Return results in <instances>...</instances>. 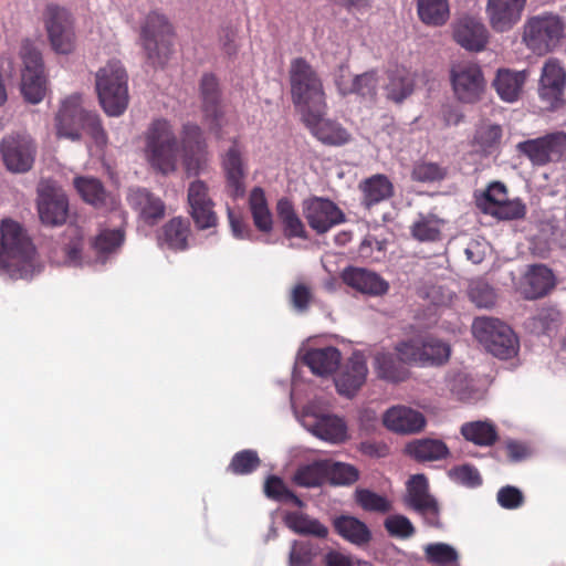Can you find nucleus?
I'll return each mask as SVG.
<instances>
[{"label": "nucleus", "mask_w": 566, "mask_h": 566, "mask_svg": "<svg viewBox=\"0 0 566 566\" xmlns=\"http://www.w3.org/2000/svg\"><path fill=\"white\" fill-rule=\"evenodd\" d=\"M0 271L11 279H29L35 269V248L17 221L4 219L0 227Z\"/></svg>", "instance_id": "1"}, {"label": "nucleus", "mask_w": 566, "mask_h": 566, "mask_svg": "<svg viewBox=\"0 0 566 566\" xmlns=\"http://www.w3.org/2000/svg\"><path fill=\"white\" fill-rule=\"evenodd\" d=\"M291 97L302 116L321 109H327L326 94L317 71L304 57L291 61L290 71Z\"/></svg>", "instance_id": "2"}, {"label": "nucleus", "mask_w": 566, "mask_h": 566, "mask_svg": "<svg viewBox=\"0 0 566 566\" xmlns=\"http://www.w3.org/2000/svg\"><path fill=\"white\" fill-rule=\"evenodd\" d=\"M145 158L153 169L168 175L177 168L179 144L171 124L164 118L154 119L144 133Z\"/></svg>", "instance_id": "3"}, {"label": "nucleus", "mask_w": 566, "mask_h": 566, "mask_svg": "<svg viewBox=\"0 0 566 566\" xmlns=\"http://www.w3.org/2000/svg\"><path fill=\"white\" fill-rule=\"evenodd\" d=\"M128 75L119 61H111L96 73L99 104L108 116L122 115L129 102Z\"/></svg>", "instance_id": "4"}, {"label": "nucleus", "mask_w": 566, "mask_h": 566, "mask_svg": "<svg viewBox=\"0 0 566 566\" xmlns=\"http://www.w3.org/2000/svg\"><path fill=\"white\" fill-rule=\"evenodd\" d=\"M175 32L167 17L158 11H150L140 27V41L147 60L154 66L163 67L174 50Z\"/></svg>", "instance_id": "5"}, {"label": "nucleus", "mask_w": 566, "mask_h": 566, "mask_svg": "<svg viewBox=\"0 0 566 566\" xmlns=\"http://www.w3.org/2000/svg\"><path fill=\"white\" fill-rule=\"evenodd\" d=\"M566 36V20L553 12L528 18L524 24L523 42L535 54L544 55L559 46Z\"/></svg>", "instance_id": "6"}, {"label": "nucleus", "mask_w": 566, "mask_h": 566, "mask_svg": "<svg viewBox=\"0 0 566 566\" xmlns=\"http://www.w3.org/2000/svg\"><path fill=\"white\" fill-rule=\"evenodd\" d=\"M472 333L489 353L500 359H509L517 354L516 335L497 318L476 317L472 324Z\"/></svg>", "instance_id": "7"}, {"label": "nucleus", "mask_w": 566, "mask_h": 566, "mask_svg": "<svg viewBox=\"0 0 566 566\" xmlns=\"http://www.w3.org/2000/svg\"><path fill=\"white\" fill-rule=\"evenodd\" d=\"M22 60L21 93L31 104L40 103L46 93V76L41 52L29 39L23 40L20 48Z\"/></svg>", "instance_id": "8"}, {"label": "nucleus", "mask_w": 566, "mask_h": 566, "mask_svg": "<svg viewBox=\"0 0 566 566\" xmlns=\"http://www.w3.org/2000/svg\"><path fill=\"white\" fill-rule=\"evenodd\" d=\"M43 21L52 50L64 55L73 53L76 34L72 13L64 7L49 3L43 13Z\"/></svg>", "instance_id": "9"}, {"label": "nucleus", "mask_w": 566, "mask_h": 566, "mask_svg": "<svg viewBox=\"0 0 566 566\" xmlns=\"http://www.w3.org/2000/svg\"><path fill=\"white\" fill-rule=\"evenodd\" d=\"M450 82L454 97L462 104L479 103L488 87L481 66L472 62L452 65Z\"/></svg>", "instance_id": "10"}, {"label": "nucleus", "mask_w": 566, "mask_h": 566, "mask_svg": "<svg viewBox=\"0 0 566 566\" xmlns=\"http://www.w3.org/2000/svg\"><path fill=\"white\" fill-rule=\"evenodd\" d=\"M402 359L422 366H441L446 364L451 354L449 344L428 336L424 338L409 339L396 345Z\"/></svg>", "instance_id": "11"}, {"label": "nucleus", "mask_w": 566, "mask_h": 566, "mask_svg": "<svg viewBox=\"0 0 566 566\" xmlns=\"http://www.w3.org/2000/svg\"><path fill=\"white\" fill-rule=\"evenodd\" d=\"M516 149L527 157L533 166L541 167L549 163H558L566 151V133L554 132L542 137L520 142Z\"/></svg>", "instance_id": "12"}, {"label": "nucleus", "mask_w": 566, "mask_h": 566, "mask_svg": "<svg viewBox=\"0 0 566 566\" xmlns=\"http://www.w3.org/2000/svg\"><path fill=\"white\" fill-rule=\"evenodd\" d=\"M405 502L408 507L421 515L432 527H440V507L438 501L429 493V482L424 474H415L406 484Z\"/></svg>", "instance_id": "13"}, {"label": "nucleus", "mask_w": 566, "mask_h": 566, "mask_svg": "<svg viewBox=\"0 0 566 566\" xmlns=\"http://www.w3.org/2000/svg\"><path fill=\"white\" fill-rule=\"evenodd\" d=\"M221 168L227 195L233 200L243 198L247 191L248 165L238 138H234L228 150L222 154Z\"/></svg>", "instance_id": "14"}, {"label": "nucleus", "mask_w": 566, "mask_h": 566, "mask_svg": "<svg viewBox=\"0 0 566 566\" xmlns=\"http://www.w3.org/2000/svg\"><path fill=\"white\" fill-rule=\"evenodd\" d=\"M0 154L8 170L27 172L33 166L36 146L28 135L11 134L1 140Z\"/></svg>", "instance_id": "15"}, {"label": "nucleus", "mask_w": 566, "mask_h": 566, "mask_svg": "<svg viewBox=\"0 0 566 566\" xmlns=\"http://www.w3.org/2000/svg\"><path fill=\"white\" fill-rule=\"evenodd\" d=\"M188 213L199 230H207L218 226V214L214 211L208 185L197 179L189 184L187 190Z\"/></svg>", "instance_id": "16"}, {"label": "nucleus", "mask_w": 566, "mask_h": 566, "mask_svg": "<svg viewBox=\"0 0 566 566\" xmlns=\"http://www.w3.org/2000/svg\"><path fill=\"white\" fill-rule=\"evenodd\" d=\"M303 216L308 226L323 234L345 221L344 212L329 199L312 197L302 202Z\"/></svg>", "instance_id": "17"}, {"label": "nucleus", "mask_w": 566, "mask_h": 566, "mask_svg": "<svg viewBox=\"0 0 566 566\" xmlns=\"http://www.w3.org/2000/svg\"><path fill=\"white\" fill-rule=\"evenodd\" d=\"M566 88V70L562 63L555 59H548L543 67L538 84V95L549 108H557L564 102Z\"/></svg>", "instance_id": "18"}, {"label": "nucleus", "mask_w": 566, "mask_h": 566, "mask_svg": "<svg viewBox=\"0 0 566 566\" xmlns=\"http://www.w3.org/2000/svg\"><path fill=\"white\" fill-rule=\"evenodd\" d=\"M201 109L210 129L221 137L223 108L221 104V88L218 78L211 73L202 75L199 83Z\"/></svg>", "instance_id": "19"}, {"label": "nucleus", "mask_w": 566, "mask_h": 566, "mask_svg": "<svg viewBox=\"0 0 566 566\" xmlns=\"http://www.w3.org/2000/svg\"><path fill=\"white\" fill-rule=\"evenodd\" d=\"M86 111L81 105V96L73 94L63 99L55 115L57 137L76 142L81 139V130Z\"/></svg>", "instance_id": "20"}, {"label": "nucleus", "mask_w": 566, "mask_h": 566, "mask_svg": "<svg viewBox=\"0 0 566 566\" xmlns=\"http://www.w3.org/2000/svg\"><path fill=\"white\" fill-rule=\"evenodd\" d=\"M73 185L84 202L96 210L113 211L118 208L119 200L116 195L107 191L103 182L94 177H75Z\"/></svg>", "instance_id": "21"}, {"label": "nucleus", "mask_w": 566, "mask_h": 566, "mask_svg": "<svg viewBox=\"0 0 566 566\" xmlns=\"http://www.w3.org/2000/svg\"><path fill=\"white\" fill-rule=\"evenodd\" d=\"M126 199L128 206L147 224L154 226L165 217V202L146 188L129 189Z\"/></svg>", "instance_id": "22"}, {"label": "nucleus", "mask_w": 566, "mask_h": 566, "mask_svg": "<svg viewBox=\"0 0 566 566\" xmlns=\"http://www.w3.org/2000/svg\"><path fill=\"white\" fill-rule=\"evenodd\" d=\"M367 374L368 367L364 356L359 353H354L335 378L338 394L353 398L365 384Z\"/></svg>", "instance_id": "23"}, {"label": "nucleus", "mask_w": 566, "mask_h": 566, "mask_svg": "<svg viewBox=\"0 0 566 566\" xmlns=\"http://www.w3.org/2000/svg\"><path fill=\"white\" fill-rule=\"evenodd\" d=\"M384 426L395 433L413 434L420 432L427 421L424 416L407 406H394L382 416Z\"/></svg>", "instance_id": "24"}, {"label": "nucleus", "mask_w": 566, "mask_h": 566, "mask_svg": "<svg viewBox=\"0 0 566 566\" xmlns=\"http://www.w3.org/2000/svg\"><path fill=\"white\" fill-rule=\"evenodd\" d=\"M326 109H321L319 113L310 112L302 117L312 134L323 144L340 146L348 143L350 138L348 132L338 123L324 119Z\"/></svg>", "instance_id": "25"}, {"label": "nucleus", "mask_w": 566, "mask_h": 566, "mask_svg": "<svg viewBox=\"0 0 566 566\" xmlns=\"http://www.w3.org/2000/svg\"><path fill=\"white\" fill-rule=\"evenodd\" d=\"M181 145L186 156L187 170L198 174L207 161L208 153L202 130L197 124L184 125Z\"/></svg>", "instance_id": "26"}, {"label": "nucleus", "mask_w": 566, "mask_h": 566, "mask_svg": "<svg viewBox=\"0 0 566 566\" xmlns=\"http://www.w3.org/2000/svg\"><path fill=\"white\" fill-rule=\"evenodd\" d=\"M526 0H489L486 12L491 27L497 32H505L516 24L525 8Z\"/></svg>", "instance_id": "27"}, {"label": "nucleus", "mask_w": 566, "mask_h": 566, "mask_svg": "<svg viewBox=\"0 0 566 566\" xmlns=\"http://www.w3.org/2000/svg\"><path fill=\"white\" fill-rule=\"evenodd\" d=\"M38 212L43 224L57 227L65 223L69 214V200L64 193L44 190L39 193Z\"/></svg>", "instance_id": "28"}, {"label": "nucleus", "mask_w": 566, "mask_h": 566, "mask_svg": "<svg viewBox=\"0 0 566 566\" xmlns=\"http://www.w3.org/2000/svg\"><path fill=\"white\" fill-rule=\"evenodd\" d=\"M453 38L468 51H482L488 43V30L478 19L463 17L453 27Z\"/></svg>", "instance_id": "29"}, {"label": "nucleus", "mask_w": 566, "mask_h": 566, "mask_svg": "<svg viewBox=\"0 0 566 566\" xmlns=\"http://www.w3.org/2000/svg\"><path fill=\"white\" fill-rule=\"evenodd\" d=\"M342 277L345 284L364 294L382 295L389 287L377 273L361 268H348L344 270Z\"/></svg>", "instance_id": "30"}, {"label": "nucleus", "mask_w": 566, "mask_h": 566, "mask_svg": "<svg viewBox=\"0 0 566 566\" xmlns=\"http://www.w3.org/2000/svg\"><path fill=\"white\" fill-rule=\"evenodd\" d=\"M526 77V71L499 69L492 82V86L503 102L514 103L518 101L522 95Z\"/></svg>", "instance_id": "31"}, {"label": "nucleus", "mask_w": 566, "mask_h": 566, "mask_svg": "<svg viewBox=\"0 0 566 566\" xmlns=\"http://www.w3.org/2000/svg\"><path fill=\"white\" fill-rule=\"evenodd\" d=\"M398 356L389 352H377L374 356V369L379 379L397 384L409 377L407 363L397 352Z\"/></svg>", "instance_id": "32"}, {"label": "nucleus", "mask_w": 566, "mask_h": 566, "mask_svg": "<svg viewBox=\"0 0 566 566\" xmlns=\"http://www.w3.org/2000/svg\"><path fill=\"white\" fill-rule=\"evenodd\" d=\"M342 359L339 349L333 346L312 348L306 352L303 361L313 374L328 376L337 370Z\"/></svg>", "instance_id": "33"}, {"label": "nucleus", "mask_w": 566, "mask_h": 566, "mask_svg": "<svg viewBox=\"0 0 566 566\" xmlns=\"http://www.w3.org/2000/svg\"><path fill=\"white\" fill-rule=\"evenodd\" d=\"M555 285L554 274L543 264L532 265L526 275L523 294L527 300H536L546 295Z\"/></svg>", "instance_id": "34"}, {"label": "nucleus", "mask_w": 566, "mask_h": 566, "mask_svg": "<svg viewBox=\"0 0 566 566\" xmlns=\"http://www.w3.org/2000/svg\"><path fill=\"white\" fill-rule=\"evenodd\" d=\"M333 526L342 538L356 546H365L371 541L370 530L357 517L340 515L333 521Z\"/></svg>", "instance_id": "35"}, {"label": "nucleus", "mask_w": 566, "mask_h": 566, "mask_svg": "<svg viewBox=\"0 0 566 566\" xmlns=\"http://www.w3.org/2000/svg\"><path fill=\"white\" fill-rule=\"evenodd\" d=\"M276 214L279 221L283 228V234L286 239H307V231L305 229V224L301 220L298 213L296 212L293 202L283 197L276 202Z\"/></svg>", "instance_id": "36"}, {"label": "nucleus", "mask_w": 566, "mask_h": 566, "mask_svg": "<svg viewBox=\"0 0 566 566\" xmlns=\"http://www.w3.org/2000/svg\"><path fill=\"white\" fill-rule=\"evenodd\" d=\"M363 203L370 208L392 197L394 185L385 175H375L360 184Z\"/></svg>", "instance_id": "37"}, {"label": "nucleus", "mask_w": 566, "mask_h": 566, "mask_svg": "<svg viewBox=\"0 0 566 566\" xmlns=\"http://www.w3.org/2000/svg\"><path fill=\"white\" fill-rule=\"evenodd\" d=\"M249 208L255 228L264 233L273 229V218L268 206L265 192L261 187H254L249 197Z\"/></svg>", "instance_id": "38"}, {"label": "nucleus", "mask_w": 566, "mask_h": 566, "mask_svg": "<svg viewBox=\"0 0 566 566\" xmlns=\"http://www.w3.org/2000/svg\"><path fill=\"white\" fill-rule=\"evenodd\" d=\"M311 431L317 438L331 443H342L347 439L346 423L337 416L327 415L318 418Z\"/></svg>", "instance_id": "39"}, {"label": "nucleus", "mask_w": 566, "mask_h": 566, "mask_svg": "<svg viewBox=\"0 0 566 566\" xmlns=\"http://www.w3.org/2000/svg\"><path fill=\"white\" fill-rule=\"evenodd\" d=\"M284 523L291 531L300 535H313L318 538H326L328 535V528L324 524L298 511L287 512Z\"/></svg>", "instance_id": "40"}, {"label": "nucleus", "mask_w": 566, "mask_h": 566, "mask_svg": "<svg viewBox=\"0 0 566 566\" xmlns=\"http://www.w3.org/2000/svg\"><path fill=\"white\" fill-rule=\"evenodd\" d=\"M84 234L77 226H69L61 237V250L64 254V263L78 266L82 264Z\"/></svg>", "instance_id": "41"}, {"label": "nucleus", "mask_w": 566, "mask_h": 566, "mask_svg": "<svg viewBox=\"0 0 566 566\" xmlns=\"http://www.w3.org/2000/svg\"><path fill=\"white\" fill-rule=\"evenodd\" d=\"M417 12L426 25L441 27L450 15L449 2L448 0H417Z\"/></svg>", "instance_id": "42"}, {"label": "nucleus", "mask_w": 566, "mask_h": 566, "mask_svg": "<svg viewBox=\"0 0 566 566\" xmlns=\"http://www.w3.org/2000/svg\"><path fill=\"white\" fill-rule=\"evenodd\" d=\"M461 434L480 447H491L499 439L496 427L490 421L465 422L461 427Z\"/></svg>", "instance_id": "43"}, {"label": "nucleus", "mask_w": 566, "mask_h": 566, "mask_svg": "<svg viewBox=\"0 0 566 566\" xmlns=\"http://www.w3.org/2000/svg\"><path fill=\"white\" fill-rule=\"evenodd\" d=\"M408 453L418 461H436L444 459L449 449L441 440L420 439L407 446Z\"/></svg>", "instance_id": "44"}, {"label": "nucleus", "mask_w": 566, "mask_h": 566, "mask_svg": "<svg viewBox=\"0 0 566 566\" xmlns=\"http://www.w3.org/2000/svg\"><path fill=\"white\" fill-rule=\"evenodd\" d=\"M387 98L401 103L413 91V81L405 69L396 67L388 73V83L385 87Z\"/></svg>", "instance_id": "45"}, {"label": "nucleus", "mask_w": 566, "mask_h": 566, "mask_svg": "<svg viewBox=\"0 0 566 566\" xmlns=\"http://www.w3.org/2000/svg\"><path fill=\"white\" fill-rule=\"evenodd\" d=\"M189 232V222L181 217L172 218L163 227L164 241L170 249L176 251L187 248Z\"/></svg>", "instance_id": "46"}, {"label": "nucleus", "mask_w": 566, "mask_h": 566, "mask_svg": "<svg viewBox=\"0 0 566 566\" xmlns=\"http://www.w3.org/2000/svg\"><path fill=\"white\" fill-rule=\"evenodd\" d=\"M293 480L295 484L304 488L321 486L326 481V461H315L300 467Z\"/></svg>", "instance_id": "47"}, {"label": "nucleus", "mask_w": 566, "mask_h": 566, "mask_svg": "<svg viewBox=\"0 0 566 566\" xmlns=\"http://www.w3.org/2000/svg\"><path fill=\"white\" fill-rule=\"evenodd\" d=\"M125 240L124 231L119 229L103 230L92 241L91 247L98 256H106L115 252Z\"/></svg>", "instance_id": "48"}, {"label": "nucleus", "mask_w": 566, "mask_h": 566, "mask_svg": "<svg viewBox=\"0 0 566 566\" xmlns=\"http://www.w3.org/2000/svg\"><path fill=\"white\" fill-rule=\"evenodd\" d=\"M448 176V168L438 163L419 160L415 163L411 178L418 182H439Z\"/></svg>", "instance_id": "49"}, {"label": "nucleus", "mask_w": 566, "mask_h": 566, "mask_svg": "<svg viewBox=\"0 0 566 566\" xmlns=\"http://www.w3.org/2000/svg\"><path fill=\"white\" fill-rule=\"evenodd\" d=\"M359 479L356 467L343 462L326 461V480L336 485H350Z\"/></svg>", "instance_id": "50"}, {"label": "nucleus", "mask_w": 566, "mask_h": 566, "mask_svg": "<svg viewBox=\"0 0 566 566\" xmlns=\"http://www.w3.org/2000/svg\"><path fill=\"white\" fill-rule=\"evenodd\" d=\"M319 551V545L312 541H294L290 552V566H311Z\"/></svg>", "instance_id": "51"}, {"label": "nucleus", "mask_w": 566, "mask_h": 566, "mask_svg": "<svg viewBox=\"0 0 566 566\" xmlns=\"http://www.w3.org/2000/svg\"><path fill=\"white\" fill-rule=\"evenodd\" d=\"M411 234L421 242L439 240L441 234L440 220L432 214L420 216L411 227Z\"/></svg>", "instance_id": "52"}, {"label": "nucleus", "mask_w": 566, "mask_h": 566, "mask_svg": "<svg viewBox=\"0 0 566 566\" xmlns=\"http://www.w3.org/2000/svg\"><path fill=\"white\" fill-rule=\"evenodd\" d=\"M261 464L258 452L251 449L237 452L229 463L228 470L237 475H245L255 471Z\"/></svg>", "instance_id": "53"}, {"label": "nucleus", "mask_w": 566, "mask_h": 566, "mask_svg": "<svg viewBox=\"0 0 566 566\" xmlns=\"http://www.w3.org/2000/svg\"><path fill=\"white\" fill-rule=\"evenodd\" d=\"M424 553L429 563L439 566H452L457 564L459 558L457 551L444 543L429 544L426 547Z\"/></svg>", "instance_id": "54"}, {"label": "nucleus", "mask_w": 566, "mask_h": 566, "mask_svg": "<svg viewBox=\"0 0 566 566\" xmlns=\"http://www.w3.org/2000/svg\"><path fill=\"white\" fill-rule=\"evenodd\" d=\"M355 499L358 505L368 512L387 513L391 510V504L385 496L367 489L356 490Z\"/></svg>", "instance_id": "55"}, {"label": "nucleus", "mask_w": 566, "mask_h": 566, "mask_svg": "<svg viewBox=\"0 0 566 566\" xmlns=\"http://www.w3.org/2000/svg\"><path fill=\"white\" fill-rule=\"evenodd\" d=\"M486 214H490L500 220L523 219L526 214V206L521 199H506L496 208L486 209Z\"/></svg>", "instance_id": "56"}, {"label": "nucleus", "mask_w": 566, "mask_h": 566, "mask_svg": "<svg viewBox=\"0 0 566 566\" xmlns=\"http://www.w3.org/2000/svg\"><path fill=\"white\" fill-rule=\"evenodd\" d=\"M379 80L380 77L376 70H370L363 74L354 76L355 87L353 94H357L363 97L375 98V96L377 95Z\"/></svg>", "instance_id": "57"}, {"label": "nucleus", "mask_w": 566, "mask_h": 566, "mask_svg": "<svg viewBox=\"0 0 566 566\" xmlns=\"http://www.w3.org/2000/svg\"><path fill=\"white\" fill-rule=\"evenodd\" d=\"M502 129L499 125H485L480 127L473 138V144L483 153H490L501 140Z\"/></svg>", "instance_id": "58"}, {"label": "nucleus", "mask_w": 566, "mask_h": 566, "mask_svg": "<svg viewBox=\"0 0 566 566\" xmlns=\"http://www.w3.org/2000/svg\"><path fill=\"white\" fill-rule=\"evenodd\" d=\"M506 199L507 190L505 185L495 181L488 187L483 197L478 201V206L484 213H486V209H494Z\"/></svg>", "instance_id": "59"}, {"label": "nucleus", "mask_w": 566, "mask_h": 566, "mask_svg": "<svg viewBox=\"0 0 566 566\" xmlns=\"http://www.w3.org/2000/svg\"><path fill=\"white\" fill-rule=\"evenodd\" d=\"M385 527L390 535L401 538H408L415 533L412 523L403 515H392L387 517L385 521Z\"/></svg>", "instance_id": "60"}, {"label": "nucleus", "mask_w": 566, "mask_h": 566, "mask_svg": "<svg viewBox=\"0 0 566 566\" xmlns=\"http://www.w3.org/2000/svg\"><path fill=\"white\" fill-rule=\"evenodd\" d=\"M83 118L84 122L82 129L87 132L96 145L105 146L107 143V135L102 126L99 116L94 112L86 111V115H84Z\"/></svg>", "instance_id": "61"}, {"label": "nucleus", "mask_w": 566, "mask_h": 566, "mask_svg": "<svg viewBox=\"0 0 566 566\" xmlns=\"http://www.w3.org/2000/svg\"><path fill=\"white\" fill-rule=\"evenodd\" d=\"M313 301V291L305 283H297L290 293V302L298 312H306Z\"/></svg>", "instance_id": "62"}, {"label": "nucleus", "mask_w": 566, "mask_h": 566, "mask_svg": "<svg viewBox=\"0 0 566 566\" xmlns=\"http://www.w3.org/2000/svg\"><path fill=\"white\" fill-rule=\"evenodd\" d=\"M496 500L503 509L515 510L523 505L524 495L520 489L506 485L499 490Z\"/></svg>", "instance_id": "63"}, {"label": "nucleus", "mask_w": 566, "mask_h": 566, "mask_svg": "<svg viewBox=\"0 0 566 566\" xmlns=\"http://www.w3.org/2000/svg\"><path fill=\"white\" fill-rule=\"evenodd\" d=\"M451 476L463 485L475 488L482 484L481 475L473 465L463 464L451 471Z\"/></svg>", "instance_id": "64"}]
</instances>
